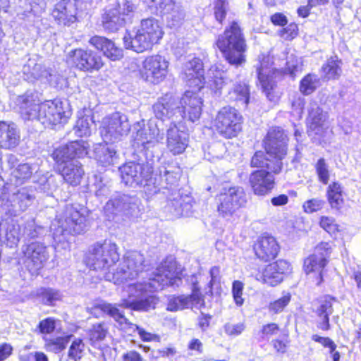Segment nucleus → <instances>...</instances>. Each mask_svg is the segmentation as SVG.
Here are the masks:
<instances>
[{"label": "nucleus", "instance_id": "nucleus-54", "mask_svg": "<svg viewBox=\"0 0 361 361\" xmlns=\"http://www.w3.org/2000/svg\"><path fill=\"white\" fill-rule=\"evenodd\" d=\"M93 121L88 116L80 118L74 127L75 134L79 137L90 136Z\"/></svg>", "mask_w": 361, "mask_h": 361}, {"label": "nucleus", "instance_id": "nucleus-63", "mask_svg": "<svg viewBox=\"0 0 361 361\" xmlns=\"http://www.w3.org/2000/svg\"><path fill=\"white\" fill-rule=\"evenodd\" d=\"M85 345L81 339H75L69 348L68 357L74 361H78L82 357Z\"/></svg>", "mask_w": 361, "mask_h": 361}, {"label": "nucleus", "instance_id": "nucleus-23", "mask_svg": "<svg viewBox=\"0 0 361 361\" xmlns=\"http://www.w3.org/2000/svg\"><path fill=\"white\" fill-rule=\"evenodd\" d=\"M166 195L167 203L165 207L166 212L170 214V218H178L188 216L192 210V197L188 195H181L177 190L170 192H162Z\"/></svg>", "mask_w": 361, "mask_h": 361}, {"label": "nucleus", "instance_id": "nucleus-27", "mask_svg": "<svg viewBox=\"0 0 361 361\" xmlns=\"http://www.w3.org/2000/svg\"><path fill=\"white\" fill-rule=\"evenodd\" d=\"M272 173L260 169L250 175L249 183L255 195L264 196L271 192L275 186V177Z\"/></svg>", "mask_w": 361, "mask_h": 361}, {"label": "nucleus", "instance_id": "nucleus-52", "mask_svg": "<svg viewBox=\"0 0 361 361\" xmlns=\"http://www.w3.org/2000/svg\"><path fill=\"white\" fill-rule=\"evenodd\" d=\"M191 304V296H172L169 299L166 310L171 312H176L185 308H188Z\"/></svg>", "mask_w": 361, "mask_h": 361}, {"label": "nucleus", "instance_id": "nucleus-41", "mask_svg": "<svg viewBox=\"0 0 361 361\" xmlns=\"http://www.w3.org/2000/svg\"><path fill=\"white\" fill-rule=\"evenodd\" d=\"M257 71L258 80L263 92L270 101H274V96L272 91L276 86V82L271 74V68L267 65H264V63H261L260 66L257 68Z\"/></svg>", "mask_w": 361, "mask_h": 361}, {"label": "nucleus", "instance_id": "nucleus-4", "mask_svg": "<svg viewBox=\"0 0 361 361\" xmlns=\"http://www.w3.org/2000/svg\"><path fill=\"white\" fill-rule=\"evenodd\" d=\"M182 283L181 277L177 270L176 262L173 259H166L161 263L149 279L147 283L133 284L130 286V289L147 291V289L157 291L166 286H179Z\"/></svg>", "mask_w": 361, "mask_h": 361}, {"label": "nucleus", "instance_id": "nucleus-12", "mask_svg": "<svg viewBox=\"0 0 361 361\" xmlns=\"http://www.w3.org/2000/svg\"><path fill=\"white\" fill-rule=\"evenodd\" d=\"M130 129V125L126 115L115 112L103 121L101 135L106 142H114L126 135Z\"/></svg>", "mask_w": 361, "mask_h": 361}, {"label": "nucleus", "instance_id": "nucleus-51", "mask_svg": "<svg viewBox=\"0 0 361 361\" xmlns=\"http://www.w3.org/2000/svg\"><path fill=\"white\" fill-rule=\"evenodd\" d=\"M158 298L154 295H147L133 301H130V309L137 311H148L154 309L158 303Z\"/></svg>", "mask_w": 361, "mask_h": 361}, {"label": "nucleus", "instance_id": "nucleus-35", "mask_svg": "<svg viewBox=\"0 0 361 361\" xmlns=\"http://www.w3.org/2000/svg\"><path fill=\"white\" fill-rule=\"evenodd\" d=\"M126 21L127 19L122 16L116 6H107L102 16L103 28L110 32H116Z\"/></svg>", "mask_w": 361, "mask_h": 361}, {"label": "nucleus", "instance_id": "nucleus-32", "mask_svg": "<svg viewBox=\"0 0 361 361\" xmlns=\"http://www.w3.org/2000/svg\"><path fill=\"white\" fill-rule=\"evenodd\" d=\"M76 0H61L55 5L53 17L59 24L69 25L76 20Z\"/></svg>", "mask_w": 361, "mask_h": 361}, {"label": "nucleus", "instance_id": "nucleus-47", "mask_svg": "<svg viewBox=\"0 0 361 361\" xmlns=\"http://www.w3.org/2000/svg\"><path fill=\"white\" fill-rule=\"evenodd\" d=\"M342 188L338 182H333L327 188V199L332 209L339 210L343 204Z\"/></svg>", "mask_w": 361, "mask_h": 361}, {"label": "nucleus", "instance_id": "nucleus-36", "mask_svg": "<svg viewBox=\"0 0 361 361\" xmlns=\"http://www.w3.org/2000/svg\"><path fill=\"white\" fill-rule=\"evenodd\" d=\"M90 43L111 61L120 60L123 54V50L117 47L111 40L100 36H94L90 39Z\"/></svg>", "mask_w": 361, "mask_h": 361}, {"label": "nucleus", "instance_id": "nucleus-34", "mask_svg": "<svg viewBox=\"0 0 361 361\" xmlns=\"http://www.w3.org/2000/svg\"><path fill=\"white\" fill-rule=\"evenodd\" d=\"M254 249L258 258L267 262L277 256L279 245L274 237L263 235L257 240Z\"/></svg>", "mask_w": 361, "mask_h": 361}, {"label": "nucleus", "instance_id": "nucleus-55", "mask_svg": "<svg viewBox=\"0 0 361 361\" xmlns=\"http://www.w3.org/2000/svg\"><path fill=\"white\" fill-rule=\"evenodd\" d=\"M334 298L330 296H326L319 302V305L315 310L317 316H324L326 317L324 324L327 325V316L331 315L334 312Z\"/></svg>", "mask_w": 361, "mask_h": 361}, {"label": "nucleus", "instance_id": "nucleus-5", "mask_svg": "<svg viewBox=\"0 0 361 361\" xmlns=\"http://www.w3.org/2000/svg\"><path fill=\"white\" fill-rule=\"evenodd\" d=\"M120 259L118 246L109 240L97 242L90 248L85 262L92 270L106 271L113 267Z\"/></svg>", "mask_w": 361, "mask_h": 361}, {"label": "nucleus", "instance_id": "nucleus-28", "mask_svg": "<svg viewBox=\"0 0 361 361\" xmlns=\"http://www.w3.org/2000/svg\"><path fill=\"white\" fill-rule=\"evenodd\" d=\"M290 264L283 259L271 263L264 268L262 278L263 282L270 286H276L283 280V276L289 272Z\"/></svg>", "mask_w": 361, "mask_h": 361}, {"label": "nucleus", "instance_id": "nucleus-48", "mask_svg": "<svg viewBox=\"0 0 361 361\" xmlns=\"http://www.w3.org/2000/svg\"><path fill=\"white\" fill-rule=\"evenodd\" d=\"M35 296L41 303L49 306L54 305L61 299L60 292L52 288H40L36 290Z\"/></svg>", "mask_w": 361, "mask_h": 361}, {"label": "nucleus", "instance_id": "nucleus-49", "mask_svg": "<svg viewBox=\"0 0 361 361\" xmlns=\"http://www.w3.org/2000/svg\"><path fill=\"white\" fill-rule=\"evenodd\" d=\"M315 73H308L300 82L299 90L303 95H310L313 93L319 87L321 86V80Z\"/></svg>", "mask_w": 361, "mask_h": 361}, {"label": "nucleus", "instance_id": "nucleus-21", "mask_svg": "<svg viewBox=\"0 0 361 361\" xmlns=\"http://www.w3.org/2000/svg\"><path fill=\"white\" fill-rule=\"evenodd\" d=\"M163 139V133H160L157 126L149 123L147 128L137 130L133 137L132 145L137 151H148L161 142Z\"/></svg>", "mask_w": 361, "mask_h": 361}, {"label": "nucleus", "instance_id": "nucleus-18", "mask_svg": "<svg viewBox=\"0 0 361 361\" xmlns=\"http://www.w3.org/2000/svg\"><path fill=\"white\" fill-rule=\"evenodd\" d=\"M34 200L32 191L27 188H23L2 202V209L7 214L17 216L24 212L32 204Z\"/></svg>", "mask_w": 361, "mask_h": 361}, {"label": "nucleus", "instance_id": "nucleus-3", "mask_svg": "<svg viewBox=\"0 0 361 361\" xmlns=\"http://www.w3.org/2000/svg\"><path fill=\"white\" fill-rule=\"evenodd\" d=\"M85 209L79 204H67L62 216L57 220L53 238L56 242L66 239L67 235L80 234L87 228Z\"/></svg>", "mask_w": 361, "mask_h": 361}, {"label": "nucleus", "instance_id": "nucleus-31", "mask_svg": "<svg viewBox=\"0 0 361 361\" xmlns=\"http://www.w3.org/2000/svg\"><path fill=\"white\" fill-rule=\"evenodd\" d=\"M328 114L323 111L317 104L311 106L307 118L308 133L310 135L314 134L322 136L324 130L327 128Z\"/></svg>", "mask_w": 361, "mask_h": 361}, {"label": "nucleus", "instance_id": "nucleus-57", "mask_svg": "<svg viewBox=\"0 0 361 361\" xmlns=\"http://www.w3.org/2000/svg\"><path fill=\"white\" fill-rule=\"evenodd\" d=\"M61 183V178L60 176L51 175L40 183L39 190L47 195H52Z\"/></svg>", "mask_w": 361, "mask_h": 361}, {"label": "nucleus", "instance_id": "nucleus-17", "mask_svg": "<svg viewBox=\"0 0 361 361\" xmlns=\"http://www.w3.org/2000/svg\"><path fill=\"white\" fill-rule=\"evenodd\" d=\"M36 119L45 126H55L67 121L70 113L65 111L59 100L46 101L40 104Z\"/></svg>", "mask_w": 361, "mask_h": 361}, {"label": "nucleus", "instance_id": "nucleus-58", "mask_svg": "<svg viewBox=\"0 0 361 361\" xmlns=\"http://www.w3.org/2000/svg\"><path fill=\"white\" fill-rule=\"evenodd\" d=\"M319 180L324 185L328 184L330 178L329 166L324 158H320L314 165Z\"/></svg>", "mask_w": 361, "mask_h": 361}, {"label": "nucleus", "instance_id": "nucleus-25", "mask_svg": "<svg viewBox=\"0 0 361 361\" xmlns=\"http://www.w3.org/2000/svg\"><path fill=\"white\" fill-rule=\"evenodd\" d=\"M180 168L172 165H162L159 168L158 173L155 174L151 184L158 189V191L166 190V192H170L176 190L173 187L177 183L180 178Z\"/></svg>", "mask_w": 361, "mask_h": 361}, {"label": "nucleus", "instance_id": "nucleus-14", "mask_svg": "<svg viewBox=\"0 0 361 361\" xmlns=\"http://www.w3.org/2000/svg\"><path fill=\"white\" fill-rule=\"evenodd\" d=\"M169 62L161 55L147 57L142 62L140 75L145 81L157 84L163 81L168 73Z\"/></svg>", "mask_w": 361, "mask_h": 361}, {"label": "nucleus", "instance_id": "nucleus-38", "mask_svg": "<svg viewBox=\"0 0 361 361\" xmlns=\"http://www.w3.org/2000/svg\"><path fill=\"white\" fill-rule=\"evenodd\" d=\"M250 165L257 168L266 167L274 173L278 174L282 169L283 163L276 156H269L267 151L266 154L262 151H257L252 157Z\"/></svg>", "mask_w": 361, "mask_h": 361}, {"label": "nucleus", "instance_id": "nucleus-62", "mask_svg": "<svg viewBox=\"0 0 361 361\" xmlns=\"http://www.w3.org/2000/svg\"><path fill=\"white\" fill-rule=\"evenodd\" d=\"M44 233V228L37 226L34 221L26 222L23 235L27 240L34 239L42 235Z\"/></svg>", "mask_w": 361, "mask_h": 361}, {"label": "nucleus", "instance_id": "nucleus-64", "mask_svg": "<svg viewBox=\"0 0 361 361\" xmlns=\"http://www.w3.org/2000/svg\"><path fill=\"white\" fill-rule=\"evenodd\" d=\"M71 336L58 337L51 340L48 343V348L54 353H58L66 347Z\"/></svg>", "mask_w": 361, "mask_h": 361}, {"label": "nucleus", "instance_id": "nucleus-29", "mask_svg": "<svg viewBox=\"0 0 361 361\" xmlns=\"http://www.w3.org/2000/svg\"><path fill=\"white\" fill-rule=\"evenodd\" d=\"M16 108L24 120L36 119L40 104L33 93L18 96L15 101Z\"/></svg>", "mask_w": 361, "mask_h": 361}, {"label": "nucleus", "instance_id": "nucleus-6", "mask_svg": "<svg viewBox=\"0 0 361 361\" xmlns=\"http://www.w3.org/2000/svg\"><path fill=\"white\" fill-rule=\"evenodd\" d=\"M144 256L139 252H128L119 264L116 271L106 273L104 278L106 281H113L115 284L121 283L128 280L136 279L145 269Z\"/></svg>", "mask_w": 361, "mask_h": 361}, {"label": "nucleus", "instance_id": "nucleus-59", "mask_svg": "<svg viewBox=\"0 0 361 361\" xmlns=\"http://www.w3.org/2000/svg\"><path fill=\"white\" fill-rule=\"evenodd\" d=\"M121 13L127 20H130L137 8V0H123L121 4H116Z\"/></svg>", "mask_w": 361, "mask_h": 361}, {"label": "nucleus", "instance_id": "nucleus-24", "mask_svg": "<svg viewBox=\"0 0 361 361\" xmlns=\"http://www.w3.org/2000/svg\"><path fill=\"white\" fill-rule=\"evenodd\" d=\"M288 137L284 130L275 127L271 128L264 140V147L269 156H276L281 161L286 155Z\"/></svg>", "mask_w": 361, "mask_h": 361}, {"label": "nucleus", "instance_id": "nucleus-61", "mask_svg": "<svg viewBox=\"0 0 361 361\" xmlns=\"http://www.w3.org/2000/svg\"><path fill=\"white\" fill-rule=\"evenodd\" d=\"M228 11V3L226 0H214V14L215 19L222 23Z\"/></svg>", "mask_w": 361, "mask_h": 361}, {"label": "nucleus", "instance_id": "nucleus-42", "mask_svg": "<svg viewBox=\"0 0 361 361\" xmlns=\"http://www.w3.org/2000/svg\"><path fill=\"white\" fill-rule=\"evenodd\" d=\"M342 64L337 56H331L321 68V78L323 80L338 79L342 73Z\"/></svg>", "mask_w": 361, "mask_h": 361}, {"label": "nucleus", "instance_id": "nucleus-45", "mask_svg": "<svg viewBox=\"0 0 361 361\" xmlns=\"http://www.w3.org/2000/svg\"><path fill=\"white\" fill-rule=\"evenodd\" d=\"M326 265V263L324 262L323 257L312 254L305 259L304 270L307 274L312 272L318 273L319 280L317 282V284L319 285L322 281V273Z\"/></svg>", "mask_w": 361, "mask_h": 361}, {"label": "nucleus", "instance_id": "nucleus-2", "mask_svg": "<svg viewBox=\"0 0 361 361\" xmlns=\"http://www.w3.org/2000/svg\"><path fill=\"white\" fill-rule=\"evenodd\" d=\"M163 34L162 28L157 19H143L138 28L125 35L123 39L124 46L137 53H142L151 49L154 44L158 43Z\"/></svg>", "mask_w": 361, "mask_h": 361}, {"label": "nucleus", "instance_id": "nucleus-60", "mask_svg": "<svg viewBox=\"0 0 361 361\" xmlns=\"http://www.w3.org/2000/svg\"><path fill=\"white\" fill-rule=\"evenodd\" d=\"M291 299L289 293H286L283 296L275 301L270 302L269 305V310L274 314L281 312L284 308L288 305Z\"/></svg>", "mask_w": 361, "mask_h": 361}, {"label": "nucleus", "instance_id": "nucleus-40", "mask_svg": "<svg viewBox=\"0 0 361 361\" xmlns=\"http://www.w3.org/2000/svg\"><path fill=\"white\" fill-rule=\"evenodd\" d=\"M0 234L5 239L6 245L13 247L16 246L20 238V226L13 219L0 224Z\"/></svg>", "mask_w": 361, "mask_h": 361}, {"label": "nucleus", "instance_id": "nucleus-20", "mask_svg": "<svg viewBox=\"0 0 361 361\" xmlns=\"http://www.w3.org/2000/svg\"><path fill=\"white\" fill-rule=\"evenodd\" d=\"M139 204L140 200L135 196L118 194L106 202L104 211L107 215L122 214L133 216L139 212Z\"/></svg>", "mask_w": 361, "mask_h": 361}, {"label": "nucleus", "instance_id": "nucleus-16", "mask_svg": "<svg viewBox=\"0 0 361 361\" xmlns=\"http://www.w3.org/2000/svg\"><path fill=\"white\" fill-rule=\"evenodd\" d=\"M89 147L90 145L86 141L77 140L59 147L54 150L51 156L59 169L72 161H77L75 158H82L86 156Z\"/></svg>", "mask_w": 361, "mask_h": 361}, {"label": "nucleus", "instance_id": "nucleus-1", "mask_svg": "<svg viewBox=\"0 0 361 361\" xmlns=\"http://www.w3.org/2000/svg\"><path fill=\"white\" fill-rule=\"evenodd\" d=\"M216 45L229 64L238 67L245 63L247 46L238 23L233 21L224 32L218 36Z\"/></svg>", "mask_w": 361, "mask_h": 361}, {"label": "nucleus", "instance_id": "nucleus-11", "mask_svg": "<svg viewBox=\"0 0 361 361\" xmlns=\"http://www.w3.org/2000/svg\"><path fill=\"white\" fill-rule=\"evenodd\" d=\"M217 211L223 217L231 216L238 209L245 205L246 194L242 187H231L216 197Z\"/></svg>", "mask_w": 361, "mask_h": 361}, {"label": "nucleus", "instance_id": "nucleus-8", "mask_svg": "<svg viewBox=\"0 0 361 361\" xmlns=\"http://www.w3.org/2000/svg\"><path fill=\"white\" fill-rule=\"evenodd\" d=\"M243 117L235 108H221L215 118L214 126L219 135L225 138H232L242 130Z\"/></svg>", "mask_w": 361, "mask_h": 361}, {"label": "nucleus", "instance_id": "nucleus-26", "mask_svg": "<svg viewBox=\"0 0 361 361\" xmlns=\"http://www.w3.org/2000/svg\"><path fill=\"white\" fill-rule=\"evenodd\" d=\"M155 117L161 121L172 120V123L180 121L178 100L171 97H161L154 105Z\"/></svg>", "mask_w": 361, "mask_h": 361}, {"label": "nucleus", "instance_id": "nucleus-13", "mask_svg": "<svg viewBox=\"0 0 361 361\" xmlns=\"http://www.w3.org/2000/svg\"><path fill=\"white\" fill-rule=\"evenodd\" d=\"M149 6H154L157 13L164 18L170 27L179 26L185 17V13L180 2L177 0H145Z\"/></svg>", "mask_w": 361, "mask_h": 361}, {"label": "nucleus", "instance_id": "nucleus-15", "mask_svg": "<svg viewBox=\"0 0 361 361\" xmlns=\"http://www.w3.org/2000/svg\"><path fill=\"white\" fill-rule=\"evenodd\" d=\"M23 262L28 270L35 274L40 270L49 259L47 247L44 243L35 241L22 246Z\"/></svg>", "mask_w": 361, "mask_h": 361}, {"label": "nucleus", "instance_id": "nucleus-50", "mask_svg": "<svg viewBox=\"0 0 361 361\" xmlns=\"http://www.w3.org/2000/svg\"><path fill=\"white\" fill-rule=\"evenodd\" d=\"M37 165L27 163L20 164L11 171V176L16 178V184H18L30 179L33 173L37 171Z\"/></svg>", "mask_w": 361, "mask_h": 361}, {"label": "nucleus", "instance_id": "nucleus-53", "mask_svg": "<svg viewBox=\"0 0 361 361\" xmlns=\"http://www.w3.org/2000/svg\"><path fill=\"white\" fill-rule=\"evenodd\" d=\"M302 66L301 58L291 55L287 59L285 73L289 75L292 78H295L298 74L302 73Z\"/></svg>", "mask_w": 361, "mask_h": 361}, {"label": "nucleus", "instance_id": "nucleus-7", "mask_svg": "<svg viewBox=\"0 0 361 361\" xmlns=\"http://www.w3.org/2000/svg\"><path fill=\"white\" fill-rule=\"evenodd\" d=\"M130 300L126 299L121 300L119 302L116 303L102 300L96 302L93 307L90 308V313L98 317V314L102 312L106 316L112 318L123 328L128 327L131 329L133 331L137 330L141 337L146 339L144 335H147V334L142 329H140L138 326L130 322L125 315L124 310L130 309Z\"/></svg>", "mask_w": 361, "mask_h": 361}, {"label": "nucleus", "instance_id": "nucleus-19", "mask_svg": "<svg viewBox=\"0 0 361 361\" xmlns=\"http://www.w3.org/2000/svg\"><path fill=\"white\" fill-rule=\"evenodd\" d=\"M69 57L73 65L84 72L97 71L104 65L102 56L92 50L76 49L69 52Z\"/></svg>", "mask_w": 361, "mask_h": 361}, {"label": "nucleus", "instance_id": "nucleus-30", "mask_svg": "<svg viewBox=\"0 0 361 361\" xmlns=\"http://www.w3.org/2000/svg\"><path fill=\"white\" fill-rule=\"evenodd\" d=\"M188 134L176 125H171L166 133V146L174 155L182 154L188 146Z\"/></svg>", "mask_w": 361, "mask_h": 361}, {"label": "nucleus", "instance_id": "nucleus-43", "mask_svg": "<svg viewBox=\"0 0 361 361\" xmlns=\"http://www.w3.org/2000/svg\"><path fill=\"white\" fill-rule=\"evenodd\" d=\"M228 97L229 100L235 101L243 107H246L250 99L248 85L244 82L233 84L232 87L228 92Z\"/></svg>", "mask_w": 361, "mask_h": 361}, {"label": "nucleus", "instance_id": "nucleus-46", "mask_svg": "<svg viewBox=\"0 0 361 361\" xmlns=\"http://www.w3.org/2000/svg\"><path fill=\"white\" fill-rule=\"evenodd\" d=\"M94 152L97 160L103 166L114 164L118 158L114 147L107 145H99L95 149Z\"/></svg>", "mask_w": 361, "mask_h": 361}, {"label": "nucleus", "instance_id": "nucleus-9", "mask_svg": "<svg viewBox=\"0 0 361 361\" xmlns=\"http://www.w3.org/2000/svg\"><path fill=\"white\" fill-rule=\"evenodd\" d=\"M185 74L200 80L202 77L204 82H207L212 89L216 92L221 90L224 85H227L228 79L226 77L224 71L219 70L216 66H212L207 71L206 75L201 74L202 71V63L199 59H193L186 63L185 66Z\"/></svg>", "mask_w": 361, "mask_h": 361}, {"label": "nucleus", "instance_id": "nucleus-22", "mask_svg": "<svg viewBox=\"0 0 361 361\" xmlns=\"http://www.w3.org/2000/svg\"><path fill=\"white\" fill-rule=\"evenodd\" d=\"M180 111V121L188 119L191 122L197 121L202 114V100L198 94L186 91L180 100H178Z\"/></svg>", "mask_w": 361, "mask_h": 361}, {"label": "nucleus", "instance_id": "nucleus-37", "mask_svg": "<svg viewBox=\"0 0 361 361\" xmlns=\"http://www.w3.org/2000/svg\"><path fill=\"white\" fill-rule=\"evenodd\" d=\"M90 43L111 61L120 60L123 54V50L117 47L111 40L100 36H94L90 39Z\"/></svg>", "mask_w": 361, "mask_h": 361}, {"label": "nucleus", "instance_id": "nucleus-56", "mask_svg": "<svg viewBox=\"0 0 361 361\" xmlns=\"http://www.w3.org/2000/svg\"><path fill=\"white\" fill-rule=\"evenodd\" d=\"M106 333L107 329L105 328L104 324L99 323L94 324L88 333L91 344L94 345L97 343L104 340L106 337Z\"/></svg>", "mask_w": 361, "mask_h": 361}, {"label": "nucleus", "instance_id": "nucleus-33", "mask_svg": "<svg viewBox=\"0 0 361 361\" xmlns=\"http://www.w3.org/2000/svg\"><path fill=\"white\" fill-rule=\"evenodd\" d=\"M20 130L13 122L0 121V148L12 149L20 142Z\"/></svg>", "mask_w": 361, "mask_h": 361}, {"label": "nucleus", "instance_id": "nucleus-10", "mask_svg": "<svg viewBox=\"0 0 361 361\" xmlns=\"http://www.w3.org/2000/svg\"><path fill=\"white\" fill-rule=\"evenodd\" d=\"M122 181L126 185H150L152 169L148 164L130 161L119 167Z\"/></svg>", "mask_w": 361, "mask_h": 361}, {"label": "nucleus", "instance_id": "nucleus-39", "mask_svg": "<svg viewBox=\"0 0 361 361\" xmlns=\"http://www.w3.org/2000/svg\"><path fill=\"white\" fill-rule=\"evenodd\" d=\"M59 171L63 179L69 185L76 186L80 183L84 171L82 168V164L80 161H72L67 164V165L59 167Z\"/></svg>", "mask_w": 361, "mask_h": 361}, {"label": "nucleus", "instance_id": "nucleus-44", "mask_svg": "<svg viewBox=\"0 0 361 361\" xmlns=\"http://www.w3.org/2000/svg\"><path fill=\"white\" fill-rule=\"evenodd\" d=\"M42 63H37L35 59H30L23 66V72L27 76V80L33 81L35 80H43L48 78V71Z\"/></svg>", "mask_w": 361, "mask_h": 361}]
</instances>
